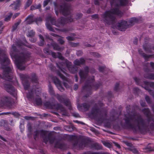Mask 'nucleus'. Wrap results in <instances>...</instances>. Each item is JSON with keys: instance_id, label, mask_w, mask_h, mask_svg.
Masks as SVG:
<instances>
[{"instance_id": "nucleus-16", "label": "nucleus", "mask_w": 154, "mask_h": 154, "mask_svg": "<svg viewBox=\"0 0 154 154\" xmlns=\"http://www.w3.org/2000/svg\"><path fill=\"white\" fill-rule=\"evenodd\" d=\"M4 104L8 107L9 109H12L13 108L11 105L10 98L5 97H4Z\"/></svg>"}, {"instance_id": "nucleus-14", "label": "nucleus", "mask_w": 154, "mask_h": 154, "mask_svg": "<svg viewBox=\"0 0 154 154\" xmlns=\"http://www.w3.org/2000/svg\"><path fill=\"white\" fill-rule=\"evenodd\" d=\"M21 5V0H16L11 4L9 6L12 7V8L14 10H20V7Z\"/></svg>"}, {"instance_id": "nucleus-26", "label": "nucleus", "mask_w": 154, "mask_h": 154, "mask_svg": "<svg viewBox=\"0 0 154 154\" xmlns=\"http://www.w3.org/2000/svg\"><path fill=\"white\" fill-rule=\"evenodd\" d=\"M21 21V20L20 19L17 22L15 23L12 26V29L11 30V31L12 32H14L17 29V26L20 23Z\"/></svg>"}, {"instance_id": "nucleus-32", "label": "nucleus", "mask_w": 154, "mask_h": 154, "mask_svg": "<svg viewBox=\"0 0 154 154\" xmlns=\"http://www.w3.org/2000/svg\"><path fill=\"white\" fill-rule=\"evenodd\" d=\"M82 107H83L85 111H87L89 109L90 105L87 103H84L82 104Z\"/></svg>"}, {"instance_id": "nucleus-3", "label": "nucleus", "mask_w": 154, "mask_h": 154, "mask_svg": "<svg viewBox=\"0 0 154 154\" xmlns=\"http://www.w3.org/2000/svg\"><path fill=\"white\" fill-rule=\"evenodd\" d=\"M12 48L15 53L14 56L17 67L20 70H24L25 67L23 65L29 60L31 55L30 52L24 49H17L14 45L12 46Z\"/></svg>"}, {"instance_id": "nucleus-52", "label": "nucleus", "mask_w": 154, "mask_h": 154, "mask_svg": "<svg viewBox=\"0 0 154 154\" xmlns=\"http://www.w3.org/2000/svg\"><path fill=\"white\" fill-rule=\"evenodd\" d=\"M106 66H100L99 67V70L100 72H103L104 69H106Z\"/></svg>"}, {"instance_id": "nucleus-23", "label": "nucleus", "mask_w": 154, "mask_h": 154, "mask_svg": "<svg viewBox=\"0 0 154 154\" xmlns=\"http://www.w3.org/2000/svg\"><path fill=\"white\" fill-rule=\"evenodd\" d=\"M145 78L152 80H154V73H149L145 74L144 75Z\"/></svg>"}, {"instance_id": "nucleus-24", "label": "nucleus", "mask_w": 154, "mask_h": 154, "mask_svg": "<svg viewBox=\"0 0 154 154\" xmlns=\"http://www.w3.org/2000/svg\"><path fill=\"white\" fill-rule=\"evenodd\" d=\"M44 105L49 108H53L54 107H55L56 105L52 103H51L49 101H47L44 103Z\"/></svg>"}, {"instance_id": "nucleus-30", "label": "nucleus", "mask_w": 154, "mask_h": 154, "mask_svg": "<svg viewBox=\"0 0 154 154\" xmlns=\"http://www.w3.org/2000/svg\"><path fill=\"white\" fill-rule=\"evenodd\" d=\"M138 19L135 18H132L129 21V26H132L135 23L137 22L138 21Z\"/></svg>"}, {"instance_id": "nucleus-27", "label": "nucleus", "mask_w": 154, "mask_h": 154, "mask_svg": "<svg viewBox=\"0 0 154 154\" xmlns=\"http://www.w3.org/2000/svg\"><path fill=\"white\" fill-rule=\"evenodd\" d=\"M52 46L53 47V49L55 50L58 51H61V50H63V48L60 47L59 45L56 43H54L52 45Z\"/></svg>"}, {"instance_id": "nucleus-58", "label": "nucleus", "mask_w": 154, "mask_h": 154, "mask_svg": "<svg viewBox=\"0 0 154 154\" xmlns=\"http://www.w3.org/2000/svg\"><path fill=\"white\" fill-rule=\"evenodd\" d=\"M57 87L59 89L61 92L63 91L64 90V88L62 86L61 84L57 86Z\"/></svg>"}, {"instance_id": "nucleus-45", "label": "nucleus", "mask_w": 154, "mask_h": 154, "mask_svg": "<svg viewBox=\"0 0 154 154\" xmlns=\"http://www.w3.org/2000/svg\"><path fill=\"white\" fill-rule=\"evenodd\" d=\"M32 3V1L31 0H28L25 6V9H26L27 8L29 7Z\"/></svg>"}, {"instance_id": "nucleus-6", "label": "nucleus", "mask_w": 154, "mask_h": 154, "mask_svg": "<svg viewBox=\"0 0 154 154\" xmlns=\"http://www.w3.org/2000/svg\"><path fill=\"white\" fill-rule=\"evenodd\" d=\"M94 80V76L89 77L88 80L86 82L85 85L83 87L82 91L84 93L86 92L87 94L85 95L84 97H87L91 94V90L92 88V83Z\"/></svg>"}, {"instance_id": "nucleus-63", "label": "nucleus", "mask_w": 154, "mask_h": 154, "mask_svg": "<svg viewBox=\"0 0 154 154\" xmlns=\"http://www.w3.org/2000/svg\"><path fill=\"white\" fill-rule=\"evenodd\" d=\"M143 48L145 50V51L146 52H150V49H151V48L150 49H149V48L145 47L144 45H143Z\"/></svg>"}, {"instance_id": "nucleus-36", "label": "nucleus", "mask_w": 154, "mask_h": 154, "mask_svg": "<svg viewBox=\"0 0 154 154\" xmlns=\"http://www.w3.org/2000/svg\"><path fill=\"white\" fill-rule=\"evenodd\" d=\"M58 100L61 103H63L65 100V98L62 96L60 95L59 94H56L55 96Z\"/></svg>"}, {"instance_id": "nucleus-37", "label": "nucleus", "mask_w": 154, "mask_h": 154, "mask_svg": "<svg viewBox=\"0 0 154 154\" xmlns=\"http://www.w3.org/2000/svg\"><path fill=\"white\" fill-rule=\"evenodd\" d=\"M9 15L6 16L4 19L5 21L8 22L11 19L13 15V13L11 12L9 13Z\"/></svg>"}, {"instance_id": "nucleus-41", "label": "nucleus", "mask_w": 154, "mask_h": 154, "mask_svg": "<svg viewBox=\"0 0 154 154\" xmlns=\"http://www.w3.org/2000/svg\"><path fill=\"white\" fill-rule=\"evenodd\" d=\"M63 103L66 106L69 107V109H70V104L69 99H65Z\"/></svg>"}, {"instance_id": "nucleus-39", "label": "nucleus", "mask_w": 154, "mask_h": 154, "mask_svg": "<svg viewBox=\"0 0 154 154\" xmlns=\"http://www.w3.org/2000/svg\"><path fill=\"white\" fill-rule=\"evenodd\" d=\"M27 97L29 99H33V91H31L30 92H29L27 94Z\"/></svg>"}, {"instance_id": "nucleus-64", "label": "nucleus", "mask_w": 154, "mask_h": 154, "mask_svg": "<svg viewBox=\"0 0 154 154\" xmlns=\"http://www.w3.org/2000/svg\"><path fill=\"white\" fill-rule=\"evenodd\" d=\"M149 94L154 98V91L151 90H149Z\"/></svg>"}, {"instance_id": "nucleus-1", "label": "nucleus", "mask_w": 154, "mask_h": 154, "mask_svg": "<svg viewBox=\"0 0 154 154\" xmlns=\"http://www.w3.org/2000/svg\"><path fill=\"white\" fill-rule=\"evenodd\" d=\"M142 112L147 118L146 120L139 113L125 115L124 120L126 126L132 129L134 132L139 131L141 133L145 132L147 129H154V120L149 108L143 109Z\"/></svg>"}, {"instance_id": "nucleus-10", "label": "nucleus", "mask_w": 154, "mask_h": 154, "mask_svg": "<svg viewBox=\"0 0 154 154\" xmlns=\"http://www.w3.org/2000/svg\"><path fill=\"white\" fill-rule=\"evenodd\" d=\"M84 70H80L79 74L81 80L84 81L88 76L89 72L88 67L86 66L84 68Z\"/></svg>"}, {"instance_id": "nucleus-51", "label": "nucleus", "mask_w": 154, "mask_h": 154, "mask_svg": "<svg viewBox=\"0 0 154 154\" xmlns=\"http://www.w3.org/2000/svg\"><path fill=\"white\" fill-rule=\"evenodd\" d=\"M25 45L22 42L20 41H18L17 42H16V45L18 46L19 48H22L21 47L22 45Z\"/></svg>"}, {"instance_id": "nucleus-5", "label": "nucleus", "mask_w": 154, "mask_h": 154, "mask_svg": "<svg viewBox=\"0 0 154 154\" xmlns=\"http://www.w3.org/2000/svg\"><path fill=\"white\" fill-rule=\"evenodd\" d=\"M107 113L106 110L100 109L97 106H94L92 108L91 114L94 118L100 120L105 119L106 117Z\"/></svg>"}, {"instance_id": "nucleus-43", "label": "nucleus", "mask_w": 154, "mask_h": 154, "mask_svg": "<svg viewBox=\"0 0 154 154\" xmlns=\"http://www.w3.org/2000/svg\"><path fill=\"white\" fill-rule=\"evenodd\" d=\"M46 26L47 28L50 31H52L53 32H54L55 30L52 27L51 24L49 23H46Z\"/></svg>"}, {"instance_id": "nucleus-35", "label": "nucleus", "mask_w": 154, "mask_h": 154, "mask_svg": "<svg viewBox=\"0 0 154 154\" xmlns=\"http://www.w3.org/2000/svg\"><path fill=\"white\" fill-rule=\"evenodd\" d=\"M39 134L42 137L44 140V138L46 137H47L46 135L47 134V132L46 131H44L43 130H39Z\"/></svg>"}, {"instance_id": "nucleus-20", "label": "nucleus", "mask_w": 154, "mask_h": 154, "mask_svg": "<svg viewBox=\"0 0 154 154\" xmlns=\"http://www.w3.org/2000/svg\"><path fill=\"white\" fill-rule=\"evenodd\" d=\"M30 79L32 82L36 83H38V78L35 73H32L30 75Z\"/></svg>"}, {"instance_id": "nucleus-46", "label": "nucleus", "mask_w": 154, "mask_h": 154, "mask_svg": "<svg viewBox=\"0 0 154 154\" xmlns=\"http://www.w3.org/2000/svg\"><path fill=\"white\" fill-rule=\"evenodd\" d=\"M57 74L63 80H66V78L63 74H62L60 71H58L57 72Z\"/></svg>"}, {"instance_id": "nucleus-56", "label": "nucleus", "mask_w": 154, "mask_h": 154, "mask_svg": "<svg viewBox=\"0 0 154 154\" xmlns=\"http://www.w3.org/2000/svg\"><path fill=\"white\" fill-rule=\"evenodd\" d=\"M119 85V83H116L114 88V90L115 91H117L118 90Z\"/></svg>"}, {"instance_id": "nucleus-4", "label": "nucleus", "mask_w": 154, "mask_h": 154, "mask_svg": "<svg viewBox=\"0 0 154 154\" xmlns=\"http://www.w3.org/2000/svg\"><path fill=\"white\" fill-rule=\"evenodd\" d=\"M0 61L2 66L1 68L4 69L2 78L6 80L11 79L12 77L11 73H12V70L10 67L7 66L10 63V60L7 55L1 51L0 52Z\"/></svg>"}, {"instance_id": "nucleus-48", "label": "nucleus", "mask_w": 154, "mask_h": 154, "mask_svg": "<svg viewBox=\"0 0 154 154\" xmlns=\"http://www.w3.org/2000/svg\"><path fill=\"white\" fill-rule=\"evenodd\" d=\"M145 84L146 85H149L152 88H154V82H145Z\"/></svg>"}, {"instance_id": "nucleus-22", "label": "nucleus", "mask_w": 154, "mask_h": 154, "mask_svg": "<svg viewBox=\"0 0 154 154\" xmlns=\"http://www.w3.org/2000/svg\"><path fill=\"white\" fill-rule=\"evenodd\" d=\"M68 69L71 73H75L78 70V68L76 66L71 65L69 67Z\"/></svg>"}, {"instance_id": "nucleus-19", "label": "nucleus", "mask_w": 154, "mask_h": 154, "mask_svg": "<svg viewBox=\"0 0 154 154\" xmlns=\"http://www.w3.org/2000/svg\"><path fill=\"white\" fill-rule=\"evenodd\" d=\"M55 107L57 110H60L61 111L64 112L63 115H66V111L65 108L63 106V105L57 103L56 104Z\"/></svg>"}, {"instance_id": "nucleus-54", "label": "nucleus", "mask_w": 154, "mask_h": 154, "mask_svg": "<svg viewBox=\"0 0 154 154\" xmlns=\"http://www.w3.org/2000/svg\"><path fill=\"white\" fill-rule=\"evenodd\" d=\"M57 41L61 45H63L65 43V41L62 38H59Z\"/></svg>"}, {"instance_id": "nucleus-60", "label": "nucleus", "mask_w": 154, "mask_h": 154, "mask_svg": "<svg viewBox=\"0 0 154 154\" xmlns=\"http://www.w3.org/2000/svg\"><path fill=\"white\" fill-rule=\"evenodd\" d=\"M42 19L40 17L35 18L34 19V22H35L36 23H37L38 22L42 21Z\"/></svg>"}, {"instance_id": "nucleus-11", "label": "nucleus", "mask_w": 154, "mask_h": 154, "mask_svg": "<svg viewBox=\"0 0 154 154\" xmlns=\"http://www.w3.org/2000/svg\"><path fill=\"white\" fill-rule=\"evenodd\" d=\"M118 29L121 31H125L129 27L128 22L125 21H122L117 23V25Z\"/></svg>"}, {"instance_id": "nucleus-44", "label": "nucleus", "mask_w": 154, "mask_h": 154, "mask_svg": "<svg viewBox=\"0 0 154 154\" xmlns=\"http://www.w3.org/2000/svg\"><path fill=\"white\" fill-rule=\"evenodd\" d=\"M39 134V130H36L34 132V138L35 140L36 138L38 137Z\"/></svg>"}, {"instance_id": "nucleus-55", "label": "nucleus", "mask_w": 154, "mask_h": 154, "mask_svg": "<svg viewBox=\"0 0 154 154\" xmlns=\"http://www.w3.org/2000/svg\"><path fill=\"white\" fill-rule=\"evenodd\" d=\"M82 16V14L81 13H78L76 15V19H79L81 18Z\"/></svg>"}, {"instance_id": "nucleus-28", "label": "nucleus", "mask_w": 154, "mask_h": 154, "mask_svg": "<svg viewBox=\"0 0 154 154\" xmlns=\"http://www.w3.org/2000/svg\"><path fill=\"white\" fill-rule=\"evenodd\" d=\"M47 20L50 21L52 24L56 26L57 23V21L56 20V19L54 18L49 17L47 18Z\"/></svg>"}, {"instance_id": "nucleus-57", "label": "nucleus", "mask_w": 154, "mask_h": 154, "mask_svg": "<svg viewBox=\"0 0 154 154\" xmlns=\"http://www.w3.org/2000/svg\"><path fill=\"white\" fill-rule=\"evenodd\" d=\"M83 53L82 51L79 50L76 52V55L78 56H80L82 55Z\"/></svg>"}, {"instance_id": "nucleus-34", "label": "nucleus", "mask_w": 154, "mask_h": 154, "mask_svg": "<svg viewBox=\"0 0 154 154\" xmlns=\"http://www.w3.org/2000/svg\"><path fill=\"white\" fill-rule=\"evenodd\" d=\"M35 101L37 105H40L42 104L41 99L38 96H37V97L36 98Z\"/></svg>"}, {"instance_id": "nucleus-2", "label": "nucleus", "mask_w": 154, "mask_h": 154, "mask_svg": "<svg viewBox=\"0 0 154 154\" xmlns=\"http://www.w3.org/2000/svg\"><path fill=\"white\" fill-rule=\"evenodd\" d=\"M111 6L110 10L105 11L101 16L105 24L109 25L114 24L116 22L115 15L121 17L123 13L119 9L120 6H125L128 3V0H109Z\"/></svg>"}, {"instance_id": "nucleus-13", "label": "nucleus", "mask_w": 154, "mask_h": 154, "mask_svg": "<svg viewBox=\"0 0 154 154\" xmlns=\"http://www.w3.org/2000/svg\"><path fill=\"white\" fill-rule=\"evenodd\" d=\"M56 139L55 136L52 134L50 133L48 134L47 137H46L44 138V142L46 144L48 141H49L50 144H53L54 143Z\"/></svg>"}, {"instance_id": "nucleus-49", "label": "nucleus", "mask_w": 154, "mask_h": 154, "mask_svg": "<svg viewBox=\"0 0 154 154\" xmlns=\"http://www.w3.org/2000/svg\"><path fill=\"white\" fill-rule=\"evenodd\" d=\"M66 23L69 22H72L73 21V19L72 18V17L71 16H70L66 18Z\"/></svg>"}, {"instance_id": "nucleus-18", "label": "nucleus", "mask_w": 154, "mask_h": 154, "mask_svg": "<svg viewBox=\"0 0 154 154\" xmlns=\"http://www.w3.org/2000/svg\"><path fill=\"white\" fill-rule=\"evenodd\" d=\"M85 63V60L83 58H81L79 60L76 59L74 62V64L76 66H80L84 65Z\"/></svg>"}, {"instance_id": "nucleus-33", "label": "nucleus", "mask_w": 154, "mask_h": 154, "mask_svg": "<svg viewBox=\"0 0 154 154\" xmlns=\"http://www.w3.org/2000/svg\"><path fill=\"white\" fill-rule=\"evenodd\" d=\"M138 52L145 59L149 58L150 56H148L145 53H143L141 49H139Z\"/></svg>"}, {"instance_id": "nucleus-15", "label": "nucleus", "mask_w": 154, "mask_h": 154, "mask_svg": "<svg viewBox=\"0 0 154 154\" xmlns=\"http://www.w3.org/2000/svg\"><path fill=\"white\" fill-rule=\"evenodd\" d=\"M66 23V18L61 17L57 20L56 26L60 27L61 26H63Z\"/></svg>"}, {"instance_id": "nucleus-31", "label": "nucleus", "mask_w": 154, "mask_h": 154, "mask_svg": "<svg viewBox=\"0 0 154 154\" xmlns=\"http://www.w3.org/2000/svg\"><path fill=\"white\" fill-rule=\"evenodd\" d=\"M48 87L49 91L50 93V94L51 95H52L54 96H55L56 95L55 94L54 91L52 87L50 84L49 85Z\"/></svg>"}, {"instance_id": "nucleus-42", "label": "nucleus", "mask_w": 154, "mask_h": 154, "mask_svg": "<svg viewBox=\"0 0 154 154\" xmlns=\"http://www.w3.org/2000/svg\"><path fill=\"white\" fill-rule=\"evenodd\" d=\"M54 84L57 86H59L61 84V81L57 78H54Z\"/></svg>"}, {"instance_id": "nucleus-61", "label": "nucleus", "mask_w": 154, "mask_h": 154, "mask_svg": "<svg viewBox=\"0 0 154 154\" xmlns=\"http://www.w3.org/2000/svg\"><path fill=\"white\" fill-rule=\"evenodd\" d=\"M58 54V57L62 60H63L64 59V58L62 56L60 52H57V53Z\"/></svg>"}, {"instance_id": "nucleus-47", "label": "nucleus", "mask_w": 154, "mask_h": 154, "mask_svg": "<svg viewBox=\"0 0 154 154\" xmlns=\"http://www.w3.org/2000/svg\"><path fill=\"white\" fill-rule=\"evenodd\" d=\"M44 51L45 53L49 55L51 53V51L47 48H45L44 50Z\"/></svg>"}, {"instance_id": "nucleus-59", "label": "nucleus", "mask_w": 154, "mask_h": 154, "mask_svg": "<svg viewBox=\"0 0 154 154\" xmlns=\"http://www.w3.org/2000/svg\"><path fill=\"white\" fill-rule=\"evenodd\" d=\"M129 149L131 151L135 153H137L138 152V150L135 148H131L130 149Z\"/></svg>"}, {"instance_id": "nucleus-7", "label": "nucleus", "mask_w": 154, "mask_h": 154, "mask_svg": "<svg viewBox=\"0 0 154 154\" xmlns=\"http://www.w3.org/2000/svg\"><path fill=\"white\" fill-rule=\"evenodd\" d=\"M88 143L85 139H76L73 141V145L74 147L79 148V149H82L88 145Z\"/></svg>"}, {"instance_id": "nucleus-12", "label": "nucleus", "mask_w": 154, "mask_h": 154, "mask_svg": "<svg viewBox=\"0 0 154 154\" xmlns=\"http://www.w3.org/2000/svg\"><path fill=\"white\" fill-rule=\"evenodd\" d=\"M5 87L6 90L10 94L12 95L14 97H15L17 92L14 87L12 85L9 84H5Z\"/></svg>"}, {"instance_id": "nucleus-29", "label": "nucleus", "mask_w": 154, "mask_h": 154, "mask_svg": "<svg viewBox=\"0 0 154 154\" xmlns=\"http://www.w3.org/2000/svg\"><path fill=\"white\" fill-rule=\"evenodd\" d=\"M41 5L40 4H38L37 5H32L31 6L30 10L32 11V10H35V9H39V11H41Z\"/></svg>"}, {"instance_id": "nucleus-21", "label": "nucleus", "mask_w": 154, "mask_h": 154, "mask_svg": "<svg viewBox=\"0 0 154 154\" xmlns=\"http://www.w3.org/2000/svg\"><path fill=\"white\" fill-rule=\"evenodd\" d=\"M33 16L29 15L26 18L25 20L26 24H30L34 22V19H33Z\"/></svg>"}, {"instance_id": "nucleus-53", "label": "nucleus", "mask_w": 154, "mask_h": 154, "mask_svg": "<svg viewBox=\"0 0 154 154\" xmlns=\"http://www.w3.org/2000/svg\"><path fill=\"white\" fill-rule=\"evenodd\" d=\"M145 98L146 101L148 103H151V100L149 96L146 95L145 97Z\"/></svg>"}, {"instance_id": "nucleus-50", "label": "nucleus", "mask_w": 154, "mask_h": 154, "mask_svg": "<svg viewBox=\"0 0 154 154\" xmlns=\"http://www.w3.org/2000/svg\"><path fill=\"white\" fill-rule=\"evenodd\" d=\"M103 143L105 146L108 148H110L112 146L111 144L109 143L104 142Z\"/></svg>"}, {"instance_id": "nucleus-17", "label": "nucleus", "mask_w": 154, "mask_h": 154, "mask_svg": "<svg viewBox=\"0 0 154 154\" xmlns=\"http://www.w3.org/2000/svg\"><path fill=\"white\" fill-rule=\"evenodd\" d=\"M55 147L62 149H66V145L63 143H61L58 141L55 144Z\"/></svg>"}, {"instance_id": "nucleus-38", "label": "nucleus", "mask_w": 154, "mask_h": 154, "mask_svg": "<svg viewBox=\"0 0 154 154\" xmlns=\"http://www.w3.org/2000/svg\"><path fill=\"white\" fill-rule=\"evenodd\" d=\"M35 32H34L33 30H32L28 31L27 35L28 37H32L34 36L35 35Z\"/></svg>"}, {"instance_id": "nucleus-9", "label": "nucleus", "mask_w": 154, "mask_h": 154, "mask_svg": "<svg viewBox=\"0 0 154 154\" xmlns=\"http://www.w3.org/2000/svg\"><path fill=\"white\" fill-rule=\"evenodd\" d=\"M20 77L22 80V83L24 86V89L26 90H27L29 87V83L28 80L29 77L28 75L21 74L20 75Z\"/></svg>"}, {"instance_id": "nucleus-8", "label": "nucleus", "mask_w": 154, "mask_h": 154, "mask_svg": "<svg viewBox=\"0 0 154 154\" xmlns=\"http://www.w3.org/2000/svg\"><path fill=\"white\" fill-rule=\"evenodd\" d=\"M60 12L65 16L69 15L70 14V7L66 3H64L60 6Z\"/></svg>"}, {"instance_id": "nucleus-25", "label": "nucleus", "mask_w": 154, "mask_h": 154, "mask_svg": "<svg viewBox=\"0 0 154 154\" xmlns=\"http://www.w3.org/2000/svg\"><path fill=\"white\" fill-rule=\"evenodd\" d=\"M92 148H94L97 150H100L102 149V146L97 143H93L91 145Z\"/></svg>"}, {"instance_id": "nucleus-62", "label": "nucleus", "mask_w": 154, "mask_h": 154, "mask_svg": "<svg viewBox=\"0 0 154 154\" xmlns=\"http://www.w3.org/2000/svg\"><path fill=\"white\" fill-rule=\"evenodd\" d=\"M92 55L94 57H100V56L98 53L96 52H92Z\"/></svg>"}, {"instance_id": "nucleus-40", "label": "nucleus", "mask_w": 154, "mask_h": 154, "mask_svg": "<svg viewBox=\"0 0 154 154\" xmlns=\"http://www.w3.org/2000/svg\"><path fill=\"white\" fill-rule=\"evenodd\" d=\"M85 154H110V153L108 152H92L91 151H88L85 152Z\"/></svg>"}]
</instances>
